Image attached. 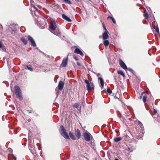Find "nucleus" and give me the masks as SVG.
Listing matches in <instances>:
<instances>
[{
  "instance_id": "27",
  "label": "nucleus",
  "mask_w": 160,
  "mask_h": 160,
  "mask_svg": "<svg viewBox=\"0 0 160 160\" xmlns=\"http://www.w3.org/2000/svg\"><path fill=\"white\" fill-rule=\"evenodd\" d=\"M21 41L23 42V43L25 45L27 44L28 41L27 40L25 39V38H21Z\"/></svg>"
},
{
  "instance_id": "50",
  "label": "nucleus",
  "mask_w": 160,
  "mask_h": 160,
  "mask_svg": "<svg viewBox=\"0 0 160 160\" xmlns=\"http://www.w3.org/2000/svg\"><path fill=\"white\" fill-rule=\"evenodd\" d=\"M77 0L78 1H79V0Z\"/></svg>"
},
{
  "instance_id": "43",
  "label": "nucleus",
  "mask_w": 160,
  "mask_h": 160,
  "mask_svg": "<svg viewBox=\"0 0 160 160\" xmlns=\"http://www.w3.org/2000/svg\"><path fill=\"white\" fill-rule=\"evenodd\" d=\"M77 65H78V66H80V63H77Z\"/></svg>"
},
{
  "instance_id": "14",
  "label": "nucleus",
  "mask_w": 160,
  "mask_h": 160,
  "mask_svg": "<svg viewBox=\"0 0 160 160\" xmlns=\"http://www.w3.org/2000/svg\"><path fill=\"white\" fill-rule=\"evenodd\" d=\"M137 124V126L140 128V129L141 131L140 132H142L144 129V127L142 123L140 121H138Z\"/></svg>"
},
{
  "instance_id": "8",
  "label": "nucleus",
  "mask_w": 160,
  "mask_h": 160,
  "mask_svg": "<svg viewBox=\"0 0 160 160\" xmlns=\"http://www.w3.org/2000/svg\"><path fill=\"white\" fill-rule=\"evenodd\" d=\"M28 40L30 42L31 46L35 47L36 46V44L33 39L30 36L28 37Z\"/></svg>"
},
{
  "instance_id": "25",
  "label": "nucleus",
  "mask_w": 160,
  "mask_h": 160,
  "mask_svg": "<svg viewBox=\"0 0 160 160\" xmlns=\"http://www.w3.org/2000/svg\"><path fill=\"white\" fill-rule=\"evenodd\" d=\"M118 74L121 75H122L124 77H125V74L123 73V72L122 70H120L118 71Z\"/></svg>"
},
{
  "instance_id": "40",
  "label": "nucleus",
  "mask_w": 160,
  "mask_h": 160,
  "mask_svg": "<svg viewBox=\"0 0 160 160\" xmlns=\"http://www.w3.org/2000/svg\"><path fill=\"white\" fill-rule=\"evenodd\" d=\"M2 43L0 41V48H1L2 47Z\"/></svg>"
},
{
  "instance_id": "49",
  "label": "nucleus",
  "mask_w": 160,
  "mask_h": 160,
  "mask_svg": "<svg viewBox=\"0 0 160 160\" xmlns=\"http://www.w3.org/2000/svg\"><path fill=\"white\" fill-rule=\"evenodd\" d=\"M36 12H34V14H36Z\"/></svg>"
},
{
  "instance_id": "44",
  "label": "nucleus",
  "mask_w": 160,
  "mask_h": 160,
  "mask_svg": "<svg viewBox=\"0 0 160 160\" xmlns=\"http://www.w3.org/2000/svg\"><path fill=\"white\" fill-rule=\"evenodd\" d=\"M28 122H30L31 121V119H28Z\"/></svg>"
},
{
  "instance_id": "6",
  "label": "nucleus",
  "mask_w": 160,
  "mask_h": 160,
  "mask_svg": "<svg viewBox=\"0 0 160 160\" xmlns=\"http://www.w3.org/2000/svg\"><path fill=\"white\" fill-rule=\"evenodd\" d=\"M84 82L87 84L86 87L87 90L88 91L91 88H93L94 87V84L93 82H91L89 83L87 79L85 80Z\"/></svg>"
},
{
  "instance_id": "19",
  "label": "nucleus",
  "mask_w": 160,
  "mask_h": 160,
  "mask_svg": "<svg viewBox=\"0 0 160 160\" xmlns=\"http://www.w3.org/2000/svg\"><path fill=\"white\" fill-rule=\"evenodd\" d=\"M62 18L68 22H70L72 21V20L70 18L64 14H62Z\"/></svg>"
},
{
  "instance_id": "1",
  "label": "nucleus",
  "mask_w": 160,
  "mask_h": 160,
  "mask_svg": "<svg viewBox=\"0 0 160 160\" xmlns=\"http://www.w3.org/2000/svg\"><path fill=\"white\" fill-rule=\"evenodd\" d=\"M59 132L61 135L65 139H69V138L66 132L64 127L62 125H61L60 127Z\"/></svg>"
},
{
  "instance_id": "16",
  "label": "nucleus",
  "mask_w": 160,
  "mask_h": 160,
  "mask_svg": "<svg viewBox=\"0 0 160 160\" xmlns=\"http://www.w3.org/2000/svg\"><path fill=\"white\" fill-rule=\"evenodd\" d=\"M128 151L130 152H132L135 149V147L131 144L128 147Z\"/></svg>"
},
{
  "instance_id": "46",
  "label": "nucleus",
  "mask_w": 160,
  "mask_h": 160,
  "mask_svg": "<svg viewBox=\"0 0 160 160\" xmlns=\"http://www.w3.org/2000/svg\"><path fill=\"white\" fill-rule=\"evenodd\" d=\"M150 26H151V28L152 29V26H151V24H150Z\"/></svg>"
},
{
  "instance_id": "48",
  "label": "nucleus",
  "mask_w": 160,
  "mask_h": 160,
  "mask_svg": "<svg viewBox=\"0 0 160 160\" xmlns=\"http://www.w3.org/2000/svg\"><path fill=\"white\" fill-rule=\"evenodd\" d=\"M10 150H11V151H12V149H10Z\"/></svg>"
},
{
  "instance_id": "10",
  "label": "nucleus",
  "mask_w": 160,
  "mask_h": 160,
  "mask_svg": "<svg viewBox=\"0 0 160 160\" xmlns=\"http://www.w3.org/2000/svg\"><path fill=\"white\" fill-rule=\"evenodd\" d=\"M109 33L107 30L102 34V39H107L109 37Z\"/></svg>"
},
{
  "instance_id": "39",
  "label": "nucleus",
  "mask_w": 160,
  "mask_h": 160,
  "mask_svg": "<svg viewBox=\"0 0 160 160\" xmlns=\"http://www.w3.org/2000/svg\"><path fill=\"white\" fill-rule=\"evenodd\" d=\"M73 58L74 59H75L77 61L78 59H77V58L75 55H73Z\"/></svg>"
},
{
  "instance_id": "11",
  "label": "nucleus",
  "mask_w": 160,
  "mask_h": 160,
  "mask_svg": "<svg viewBox=\"0 0 160 160\" xmlns=\"http://www.w3.org/2000/svg\"><path fill=\"white\" fill-rule=\"evenodd\" d=\"M119 63L120 66L125 70L128 69L127 66L124 63V62L121 60L120 59L119 61Z\"/></svg>"
},
{
  "instance_id": "23",
  "label": "nucleus",
  "mask_w": 160,
  "mask_h": 160,
  "mask_svg": "<svg viewBox=\"0 0 160 160\" xmlns=\"http://www.w3.org/2000/svg\"><path fill=\"white\" fill-rule=\"evenodd\" d=\"M154 29L155 30V31L157 33V34L159 35H160L159 34V29L158 28V25H156L154 26Z\"/></svg>"
},
{
  "instance_id": "7",
  "label": "nucleus",
  "mask_w": 160,
  "mask_h": 160,
  "mask_svg": "<svg viewBox=\"0 0 160 160\" xmlns=\"http://www.w3.org/2000/svg\"><path fill=\"white\" fill-rule=\"evenodd\" d=\"M148 93V92L147 91H145L142 92L141 95L139 97V98L141 99L142 98V100L143 102L145 104V102L146 101V98H147V94Z\"/></svg>"
},
{
  "instance_id": "37",
  "label": "nucleus",
  "mask_w": 160,
  "mask_h": 160,
  "mask_svg": "<svg viewBox=\"0 0 160 160\" xmlns=\"http://www.w3.org/2000/svg\"><path fill=\"white\" fill-rule=\"evenodd\" d=\"M74 107L75 108H78L79 107V104H78V103H75L74 105Z\"/></svg>"
},
{
  "instance_id": "9",
  "label": "nucleus",
  "mask_w": 160,
  "mask_h": 160,
  "mask_svg": "<svg viewBox=\"0 0 160 160\" xmlns=\"http://www.w3.org/2000/svg\"><path fill=\"white\" fill-rule=\"evenodd\" d=\"M29 149L30 150L31 152L34 154L36 152V151L35 149V148L34 146L31 143L29 144Z\"/></svg>"
},
{
  "instance_id": "17",
  "label": "nucleus",
  "mask_w": 160,
  "mask_h": 160,
  "mask_svg": "<svg viewBox=\"0 0 160 160\" xmlns=\"http://www.w3.org/2000/svg\"><path fill=\"white\" fill-rule=\"evenodd\" d=\"M68 62V58H64L62 62L61 65L63 67H65L66 66Z\"/></svg>"
},
{
  "instance_id": "26",
  "label": "nucleus",
  "mask_w": 160,
  "mask_h": 160,
  "mask_svg": "<svg viewBox=\"0 0 160 160\" xmlns=\"http://www.w3.org/2000/svg\"><path fill=\"white\" fill-rule=\"evenodd\" d=\"M69 136L73 140H75V136H74V135H73V134L71 132H70L69 133Z\"/></svg>"
},
{
  "instance_id": "3",
  "label": "nucleus",
  "mask_w": 160,
  "mask_h": 160,
  "mask_svg": "<svg viewBox=\"0 0 160 160\" xmlns=\"http://www.w3.org/2000/svg\"><path fill=\"white\" fill-rule=\"evenodd\" d=\"M153 113H154L152 115V116L153 118L154 119V121L159 123L160 117L159 115H158L157 110L154 109Z\"/></svg>"
},
{
  "instance_id": "38",
  "label": "nucleus",
  "mask_w": 160,
  "mask_h": 160,
  "mask_svg": "<svg viewBox=\"0 0 160 160\" xmlns=\"http://www.w3.org/2000/svg\"><path fill=\"white\" fill-rule=\"evenodd\" d=\"M94 73H95L96 75L98 77H98H100L101 76L100 74L99 73H97L94 72Z\"/></svg>"
},
{
  "instance_id": "13",
  "label": "nucleus",
  "mask_w": 160,
  "mask_h": 160,
  "mask_svg": "<svg viewBox=\"0 0 160 160\" xmlns=\"http://www.w3.org/2000/svg\"><path fill=\"white\" fill-rule=\"evenodd\" d=\"M98 79L99 80V82L100 84V86L101 88H102L104 87V80L101 76L100 77H98Z\"/></svg>"
},
{
  "instance_id": "21",
  "label": "nucleus",
  "mask_w": 160,
  "mask_h": 160,
  "mask_svg": "<svg viewBox=\"0 0 160 160\" xmlns=\"http://www.w3.org/2000/svg\"><path fill=\"white\" fill-rule=\"evenodd\" d=\"M103 42L105 47L108 46L109 44V41L107 39H103Z\"/></svg>"
},
{
  "instance_id": "29",
  "label": "nucleus",
  "mask_w": 160,
  "mask_h": 160,
  "mask_svg": "<svg viewBox=\"0 0 160 160\" xmlns=\"http://www.w3.org/2000/svg\"><path fill=\"white\" fill-rule=\"evenodd\" d=\"M109 18H110L112 19L113 22V23H114V24L116 23L115 21L113 18L110 16L108 17L107 18V19H108Z\"/></svg>"
},
{
  "instance_id": "20",
  "label": "nucleus",
  "mask_w": 160,
  "mask_h": 160,
  "mask_svg": "<svg viewBox=\"0 0 160 160\" xmlns=\"http://www.w3.org/2000/svg\"><path fill=\"white\" fill-rule=\"evenodd\" d=\"M76 135L78 137V139H79L80 138L81 135L80 130L78 129H77L76 131Z\"/></svg>"
},
{
  "instance_id": "28",
  "label": "nucleus",
  "mask_w": 160,
  "mask_h": 160,
  "mask_svg": "<svg viewBox=\"0 0 160 160\" xmlns=\"http://www.w3.org/2000/svg\"><path fill=\"white\" fill-rule=\"evenodd\" d=\"M144 16L146 18H148V13L146 11L144 12Z\"/></svg>"
},
{
  "instance_id": "5",
  "label": "nucleus",
  "mask_w": 160,
  "mask_h": 160,
  "mask_svg": "<svg viewBox=\"0 0 160 160\" xmlns=\"http://www.w3.org/2000/svg\"><path fill=\"white\" fill-rule=\"evenodd\" d=\"M83 136L85 140L87 141H89L92 138L91 134L88 132H86L83 134Z\"/></svg>"
},
{
  "instance_id": "4",
  "label": "nucleus",
  "mask_w": 160,
  "mask_h": 160,
  "mask_svg": "<svg viewBox=\"0 0 160 160\" xmlns=\"http://www.w3.org/2000/svg\"><path fill=\"white\" fill-rule=\"evenodd\" d=\"M57 25L56 21L54 20H52L51 22L49 28L51 32L55 30L57 28Z\"/></svg>"
},
{
  "instance_id": "33",
  "label": "nucleus",
  "mask_w": 160,
  "mask_h": 160,
  "mask_svg": "<svg viewBox=\"0 0 160 160\" xmlns=\"http://www.w3.org/2000/svg\"><path fill=\"white\" fill-rule=\"evenodd\" d=\"M26 67H27V68L29 70H30L31 71H33L32 69L31 68L29 67L28 65Z\"/></svg>"
},
{
  "instance_id": "24",
  "label": "nucleus",
  "mask_w": 160,
  "mask_h": 160,
  "mask_svg": "<svg viewBox=\"0 0 160 160\" xmlns=\"http://www.w3.org/2000/svg\"><path fill=\"white\" fill-rule=\"evenodd\" d=\"M122 139V138L120 137H116L114 138V140L116 142H118Z\"/></svg>"
},
{
  "instance_id": "45",
  "label": "nucleus",
  "mask_w": 160,
  "mask_h": 160,
  "mask_svg": "<svg viewBox=\"0 0 160 160\" xmlns=\"http://www.w3.org/2000/svg\"><path fill=\"white\" fill-rule=\"evenodd\" d=\"M114 160H118V159L117 158H116L114 159Z\"/></svg>"
},
{
  "instance_id": "30",
  "label": "nucleus",
  "mask_w": 160,
  "mask_h": 160,
  "mask_svg": "<svg viewBox=\"0 0 160 160\" xmlns=\"http://www.w3.org/2000/svg\"><path fill=\"white\" fill-rule=\"evenodd\" d=\"M63 1L67 3H68V4H71L72 3H71V1L69 0H63Z\"/></svg>"
},
{
  "instance_id": "35",
  "label": "nucleus",
  "mask_w": 160,
  "mask_h": 160,
  "mask_svg": "<svg viewBox=\"0 0 160 160\" xmlns=\"http://www.w3.org/2000/svg\"><path fill=\"white\" fill-rule=\"evenodd\" d=\"M31 6L32 7H33L35 9V10L36 11H38V8L36 7L34 5H32V4H31Z\"/></svg>"
},
{
  "instance_id": "42",
  "label": "nucleus",
  "mask_w": 160,
  "mask_h": 160,
  "mask_svg": "<svg viewBox=\"0 0 160 160\" xmlns=\"http://www.w3.org/2000/svg\"><path fill=\"white\" fill-rule=\"evenodd\" d=\"M13 159H14V160H17L16 157L15 156H14L13 157Z\"/></svg>"
},
{
  "instance_id": "34",
  "label": "nucleus",
  "mask_w": 160,
  "mask_h": 160,
  "mask_svg": "<svg viewBox=\"0 0 160 160\" xmlns=\"http://www.w3.org/2000/svg\"><path fill=\"white\" fill-rule=\"evenodd\" d=\"M31 6L32 7H33L35 9V10L36 11H38V8L36 7L34 5H32V4H31Z\"/></svg>"
},
{
  "instance_id": "22",
  "label": "nucleus",
  "mask_w": 160,
  "mask_h": 160,
  "mask_svg": "<svg viewBox=\"0 0 160 160\" xmlns=\"http://www.w3.org/2000/svg\"><path fill=\"white\" fill-rule=\"evenodd\" d=\"M36 17H37V18H35L36 20L37 19V21L39 23V22H40V21L44 20V19L41 17H38L37 16H36Z\"/></svg>"
},
{
  "instance_id": "2",
  "label": "nucleus",
  "mask_w": 160,
  "mask_h": 160,
  "mask_svg": "<svg viewBox=\"0 0 160 160\" xmlns=\"http://www.w3.org/2000/svg\"><path fill=\"white\" fill-rule=\"evenodd\" d=\"M14 90L17 95V97L20 100L22 99V97L21 95V91L20 88L17 86L14 87Z\"/></svg>"
},
{
  "instance_id": "18",
  "label": "nucleus",
  "mask_w": 160,
  "mask_h": 160,
  "mask_svg": "<svg viewBox=\"0 0 160 160\" xmlns=\"http://www.w3.org/2000/svg\"><path fill=\"white\" fill-rule=\"evenodd\" d=\"M64 84V82L62 81H60L59 82L58 87L59 90H62V89L63 87Z\"/></svg>"
},
{
  "instance_id": "41",
  "label": "nucleus",
  "mask_w": 160,
  "mask_h": 160,
  "mask_svg": "<svg viewBox=\"0 0 160 160\" xmlns=\"http://www.w3.org/2000/svg\"><path fill=\"white\" fill-rule=\"evenodd\" d=\"M103 28H104V29L105 30V31H106V30H107L105 26H104L103 25Z\"/></svg>"
},
{
  "instance_id": "31",
  "label": "nucleus",
  "mask_w": 160,
  "mask_h": 160,
  "mask_svg": "<svg viewBox=\"0 0 160 160\" xmlns=\"http://www.w3.org/2000/svg\"><path fill=\"white\" fill-rule=\"evenodd\" d=\"M107 91L109 94H111L112 93V91L109 88L107 89Z\"/></svg>"
},
{
  "instance_id": "47",
  "label": "nucleus",
  "mask_w": 160,
  "mask_h": 160,
  "mask_svg": "<svg viewBox=\"0 0 160 160\" xmlns=\"http://www.w3.org/2000/svg\"><path fill=\"white\" fill-rule=\"evenodd\" d=\"M157 61L158 62H159V60H157Z\"/></svg>"
},
{
  "instance_id": "15",
  "label": "nucleus",
  "mask_w": 160,
  "mask_h": 160,
  "mask_svg": "<svg viewBox=\"0 0 160 160\" xmlns=\"http://www.w3.org/2000/svg\"><path fill=\"white\" fill-rule=\"evenodd\" d=\"M74 52L75 53L79 54H80L81 56H83L84 55L82 52L79 48H76L74 51Z\"/></svg>"
},
{
  "instance_id": "12",
  "label": "nucleus",
  "mask_w": 160,
  "mask_h": 160,
  "mask_svg": "<svg viewBox=\"0 0 160 160\" xmlns=\"http://www.w3.org/2000/svg\"><path fill=\"white\" fill-rule=\"evenodd\" d=\"M51 32L54 35L59 37H60L61 36V33L60 32L58 28H57V29H56L54 31H52Z\"/></svg>"
},
{
  "instance_id": "36",
  "label": "nucleus",
  "mask_w": 160,
  "mask_h": 160,
  "mask_svg": "<svg viewBox=\"0 0 160 160\" xmlns=\"http://www.w3.org/2000/svg\"><path fill=\"white\" fill-rule=\"evenodd\" d=\"M31 6L32 7H33L35 9V10L36 11H38V8L36 7L34 5H32V4H31Z\"/></svg>"
},
{
  "instance_id": "32",
  "label": "nucleus",
  "mask_w": 160,
  "mask_h": 160,
  "mask_svg": "<svg viewBox=\"0 0 160 160\" xmlns=\"http://www.w3.org/2000/svg\"><path fill=\"white\" fill-rule=\"evenodd\" d=\"M127 69H128L129 71H130L132 73H134V71L132 69L130 68H128Z\"/></svg>"
}]
</instances>
